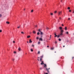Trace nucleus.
I'll list each match as a JSON object with an SVG mask.
<instances>
[{
    "instance_id": "5",
    "label": "nucleus",
    "mask_w": 74,
    "mask_h": 74,
    "mask_svg": "<svg viewBox=\"0 0 74 74\" xmlns=\"http://www.w3.org/2000/svg\"><path fill=\"white\" fill-rule=\"evenodd\" d=\"M41 63L40 64H41V65H42V64H44V61H42L41 60Z\"/></svg>"
},
{
    "instance_id": "30",
    "label": "nucleus",
    "mask_w": 74,
    "mask_h": 74,
    "mask_svg": "<svg viewBox=\"0 0 74 74\" xmlns=\"http://www.w3.org/2000/svg\"><path fill=\"white\" fill-rule=\"evenodd\" d=\"M21 33H22V34H24V32H21Z\"/></svg>"
},
{
    "instance_id": "54",
    "label": "nucleus",
    "mask_w": 74,
    "mask_h": 74,
    "mask_svg": "<svg viewBox=\"0 0 74 74\" xmlns=\"http://www.w3.org/2000/svg\"><path fill=\"white\" fill-rule=\"evenodd\" d=\"M38 59H39V58H40L39 57H38Z\"/></svg>"
},
{
    "instance_id": "42",
    "label": "nucleus",
    "mask_w": 74,
    "mask_h": 74,
    "mask_svg": "<svg viewBox=\"0 0 74 74\" xmlns=\"http://www.w3.org/2000/svg\"><path fill=\"white\" fill-rule=\"evenodd\" d=\"M71 12V10H69V12Z\"/></svg>"
},
{
    "instance_id": "60",
    "label": "nucleus",
    "mask_w": 74,
    "mask_h": 74,
    "mask_svg": "<svg viewBox=\"0 0 74 74\" xmlns=\"http://www.w3.org/2000/svg\"><path fill=\"white\" fill-rule=\"evenodd\" d=\"M51 36L50 37V38H51Z\"/></svg>"
},
{
    "instance_id": "56",
    "label": "nucleus",
    "mask_w": 74,
    "mask_h": 74,
    "mask_svg": "<svg viewBox=\"0 0 74 74\" xmlns=\"http://www.w3.org/2000/svg\"><path fill=\"white\" fill-rule=\"evenodd\" d=\"M56 52L55 51V53H56Z\"/></svg>"
},
{
    "instance_id": "45",
    "label": "nucleus",
    "mask_w": 74,
    "mask_h": 74,
    "mask_svg": "<svg viewBox=\"0 0 74 74\" xmlns=\"http://www.w3.org/2000/svg\"><path fill=\"white\" fill-rule=\"evenodd\" d=\"M59 19H60H60H61V18L60 17V18H59Z\"/></svg>"
},
{
    "instance_id": "4",
    "label": "nucleus",
    "mask_w": 74,
    "mask_h": 74,
    "mask_svg": "<svg viewBox=\"0 0 74 74\" xmlns=\"http://www.w3.org/2000/svg\"><path fill=\"white\" fill-rule=\"evenodd\" d=\"M58 15H61V14H62V12L61 11V12H59L58 13Z\"/></svg>"
},
{
    "instance_id": "13",
    "label": "nucleus",
    "mask_w": 74,
    "mask_h": 74,
    "mask_svg": "<svg viewBox=\"0 0 74 74\" xmlns=\"http://www.w3.org/2000/svg\"><path fill=\"white\" fill-rule=\"evenodd\" d=\"M33 33H34V34H36V31H33Z\"/></svg>"
},
{
    "instance_id": "52",
    "label": "nucleus",
    "mask_w": 74,
    "mask_h": 74,
    "mask_svg": "<svg viewBox=\"0 0 74 74\" xmlns=\"http://www.w3.org/2000/svg\"><path fill=\"white\" fill-rule=\"evenodd\" d=\"M27 43H29V41H27Z\"/></svg>"
},
{
    "instance_id": "24",
    "label": "nucleus",
    "mask_w": 74,
    "mask_h": 74,
    "mask_svg": "<svg viewBox=\"0 0 74 74\" xmlns=\"http://www.w3.org/2000/svg\"><path fill=\"white\" fill-rule=\"evenodd\" d=\"M40 43H41V42H38V44H40Z\"/></svg>"
},
{
    "instance_id": "35",
    "label": "nucleus",
    "mask_w": 74,
    "mask_h": 74,
    "mask_svg": "<svg viewBox=\"0 0 74 74\" xmlns=\"http://www.w3.org/2000/svg\"><path fill=\"white\" fill-rule=\"evenodd\" d=\"M31 12H33V10H31Z\"/></svg>"
},
{
    "instance_id": "61",
    "label": "nucleus",
    "mask_w": 74,
    "mask_h": 74,
    "mask_svg": "<svg viewBox=\"0 0 74 74\" xmlns=\"http://www.w3.org/2000/svg\"><path fill=\"white\" fill-rule=\"evenodd\" d=\"M24 10H25V9H24Z\"/></svg>"
},
{
    "instance_id": "48",
    "label": "nucleus",
    "mask_w": 74,
    "mask_h": 74,
    "mask_svg": "<svg viewBox=\"0 0 74 74\" xmlns=\"http://www.w3.org/2000/svg\"><path fill=\"white\" fill-rule=\"evenodd\" d=\"M37 60H38V61H40V60L38 59H37Z\"/></svg>"
},
{
    "instance_id": "55",
    "label": "nucleus",
    "mask_w": 74,
    "mask_h": 74,
    "mask_svg": "<svg viewBox=\"0 0 74 74\" xmlns=\"http://www.w3.org/2000/svg\"><path fill=\"white\" fill-rule=\"evenodd\" d=\"M61 2H62V0H61Z\"/></svg>"
},
{
    "instance_id": "15",
    "label": "nucleus",
    "mask_w": 74,
    "mask_h": 74,
    "mask_svg": "<svg viewBox=\"0 0 74 74\" xmlns=\"http://www.w3.org/2000/svg\"><path fill=\"white\" fill-rule=\"evenodd\" d=\"M30 50H31V52H33V49H30Z\"/></svg>"
},
{
    "instance_id": "29",
    "label": "nucleus",
    "mask_w": 74,
    "mask_h": 74,
    "mask_svg": "<svg viewBox=\"0 0 74 74\" xmlns=\"http://www.w3.org/2000/svg\"><path fill=\"white\" fill-rule=\"evenodd\" d=\"M38 31L39 32H41V31H40V29H38Z\"/></svg>"
},
{
    "instance_id": "37",
    "label": "nucleus",
    "mask_w": 74,
    "mask_h": 74,
    "mask_svg": "<svg viewBox=\"0 0 74 74\" xmlns=\"http://www.w3.org/2000/svg\"><path fill=\"white\" fill-rule=\"evenodd\" d=\"M1 16H2V15H1V14H0V17L1 18Z\"/></svg>"
},
{
    "instance_id": "2",
    "label": "nucleus",
    "mask_w": 74,
    "mask_h": 74,
    "mask_svg": "<svg viewBox=\"0 0 74 74\" xmlns=\"http://www.w3.org/2000/svg\"><path fill=\"white\" fill-rule=\"evenodd\" d=\"M43 57H44V56L43 55L40 57V62H41V60H42V58H43Z\"/></svg>"
},
{
    "instance_id": "8",
    "label": "nucleus",
    "mask_w": 74,
    "mask_h": 74,
    "mask_svg": "<svg viewBox=\"0 0 74 74\" xmlns=\"http://www.w3.org/2000/svg\"><path fill=\"white\" fill-rule=\"evenodd\" d=\"M54 35H55V36H54V37L55 38H56V37H58V35H56V33H55Z\"/></svg>"
},
{
    "instance_id": "25",
    "label": "nucleus",
    "mask_w": 74,
    "mask_h": 74,
    "mask_svg": "<svg viewBox=\"0 0 74 74\" xmlns=\"http://www.w3.org/2000/svg\"><path fill=\"white\" fill-rule=\"evenodd\" d=\"M66 34H69V32H66Z\"/></svg>"
},
{
    "instance_id": "36",
    "label": "nucleus",
    "mask_w": 74,
    "mask_h": 74,
    "mask_svg": "<svg viewBox=\"0 0 74 74\" xmlns=\"http://www.w3.org/2000/svg\"><path fill=\"white\" fill-rule=\"evenodd\" d=\"M46 29H47V30H48V29H49V28H48V27H47Z\"/></svg>"
},
{
    "instance_id": "11",
    "label": "nucleus",
    "mask_w": 74,
    "mask_h": 74,
    "mask_svg": "<svg viewBox=\"0 0 74 74\" xmlns=\"http://www.w3.org/2000/svg\"><path fill=\"white\" fill-rule=\"evenodd\" d=\"M43 34H44V33L42 32H40V35H43Z\"/></svg>"
},
{
    "instance_id": "12",
    "label": "nucleus",
    "mask_w": 74,
    "mask_h": 74,
    "mask_svg": "<svg viewBox=\"0 0 74 74\" xmlns=\"http://www.w3.org/2000/svg\"><path fill=\"white\" fill-rule=\"evenodd\" d=\"M6 23H7V24H10V22H9L8 21H7L6 22Z\"/></svg>"
},
{
    "instance_id": "22",
    "label": "nucleus",
    "mask_w": 74,
    "mask_h": 74,
    "mask_svg": "<svg viewBox=\"0 0 74 74\" xmlns=\"http://www.w3.org/2000/svg\"><path fill=\"white\" fill-rule=\"evenodd\" d=\"M38 53L39 54H40V51H38Z\"/></svg>"
},
{
    "instance_id": "43",
    "label": "nucleus",
    "mask_w": 74,
    "mask_h": 74,
    "mask_svg": "<svg viewBox=\"0 0 74 74\" xmlns=\"http://www.w3.org/2000/svg\"><path fill=\"white\" fill-rule=\"evenodd\" d=\"M55 43L56 44H57V42H56V41L55 42Z\"/></svg>"
},
{
    "instance_id": "34",
    "label": "nucleus",
    "mask_w": 74,
    "mask_h": 74,
    "mask_svg": "<svg viewBox=\"0 0 74 74\" xmlns=\"http://www.w3.org/2000/svg\"><path fill=\"white\" fill-rule=\"evenodd\" d=\"M0 32L1 33V32H2V30H0Z\"/></svg>"
},
{
    "instance_id": "17",
    "label": "nucleus",
    "mask_w": 74,
    "mask_h": 74,
    "mask_svg": "<svg viewBox=\"0 0 74 74\" xmlns=\"http://www.w3.org/2000/svg\"><path fill=\"white\" fill-rule=\"evenodd\" d=\"M44 64L45 65L44 67H47V65H46V64Z\"/></svg>"
},
{
    "instance_id": "41",
    "label": "nucleus",
    "mask_w": 74,
    "mask_h": 74,
    "mask_svg": "<svg viewBox=\"0 0 74 74\" xmlns=\"http://www.w3.org/2000/svg\"><path fill=\"white\" fill-rule=\"evenodd\" d=\"M44 74H48V73H44Z\"/></svg>"
},
{
    "instance_id": "59",
    "label": "nucleus",
    "mask_w": 74,
    "mask_h": 74,
    "mask_svg": "<svg viewBox=\"0 0 74 74\" xmlns=\"http://www.w3.org/2000/svg\"><path fill=\"white\" fill-rule=\"evenodd\" d=\"M25 54H27V53H25Z\"/></svg>"
},
{
    "instance_id": "39",
    "label": "nucleus",
    "mask_w": 74,
    "mask_h": 74,
    "mask_svg": "<svg viewBox=\"0 0 74 74\" xmlns=\"http://www.w3.org/2000/svg\"><path fill=\"white\" fill-rule=\"evenodd\" d=\"M40 70H42V68H40Z\"/></svg>"
},
{
    "instance_id": "7",
    "label": "nucleus",
    "mask_w": 74,
    "mask_h": 74,
    "mask_svg": "<svg viewBox=\"0 0 74 74\" xmlns=\"http://www.w3.org/2000/svg\"><path fill=\"white\" fill-rule=\"evenodd\" d=\"M59 29H60V31L61 30H62V27H59Z\"/></svg>"
},
{
    "instance_id": "33",
    "label": "nucleus",
    "mask_w": 74,
    "mask_h": 74,
    "mask_svg": "<svg viewBox=\"0 0 74 74\" xmlns=\"http://www.w3.org/2000/svg\"><path fill=\"white\" fill-rule=\"evenodd\" d=\"M14 53H16V51H14Z\"/></svg>"
},
{
    "instance_id": "23",
    "label": "nucleus",
    "mask_w": 74,
    "mask_h": 74,
    "mask_svg": "<svg viewBox=\"0 0 74 74\" xmlns=\"http://www.w3.org/2000/svg\"><path fill=\"white\" fill-rule=\"evenodd\" d=\"M58 40L60 41H61V39H60V38H59V39H58Z\"/></svg>"
},
{
    "instance_id": "50",
    "label": "nucleus",
    "mask_w": 74,
    "mask_h": 74,
    "mask_svg": "<svg viewBox=\"0 0 74 74\" xmlns=\"http://www.w3.org/2000/svg\"><path fill=\"white\" fill-rule=\"evenodd\" d=\"M47 47H49V46H47Z\"/></svg>"
},
{
    "instance_id": "10",
    "label": "nucleus",
    "mask_w": 74,
    "mask_h": 74,
    "mask_svg": "<svg viewBox=\"0 0 74 74\" xmlns=\"http://www.w3.org/2000/svg\"><path fill=\"white\" fill-rule=\"evenodd\" d=\"M31 42H32V41L31 39H30L29 40V43H31Z\"/></svg>"
},
{
    "instance_id": "6",
    "label": "nucleus",
    "mask_w": 74,
    "mask_h": 74,
    "mask_svg": "<svg viewBox=\"0 0 74 74\" xmlns=\"http://www.w3.org/2000/svg\"><path fill=\"white\" fill-rule=\"evenodd\" d=\"M39 41H43V40L42 39V38H39Z\"/></svg>"
},
{
    "instance_id": "1",
    "label": "nucleus",
    "mask_w": 74,
    "mask_h": 74,
    "mask_svg": "<svg viewBox=\"0 0 74 74\" xmlns=\"http://www.w3.org/2000/svg\"><path fill=\"white\" fill-rule=\"evenodd\" d=\"M64 32V31L63 30H61L60 32V34L58 36H57V37L58 38H59L60 36H62L63 35V32Z\"/></svg>"
},
{
    "instance_id": "49",
    "label": "nucleus",
    "mask_w": 74,
    "mask_h": 74,
    "mask_svg": "<svg viewBox=\"0 0 74 74\" xmlns=\"http://www.w3.org/2000/svg\"><path fill=\"white\" fill-rule=\"evenodd\" d=\"M56 12H56V11H55V13H56Z\"/></svg>"
},
{
    "instance_id": "31",
    "label": "nucleus",
    "mask_w": 74,
    "mask_h": 74,
    "mask_svg": "<svg viewBox=\"0 0 74 74\" xmlns=\"http://www.w3.org/2000/svg\"><path fill=\"white\" fill-rule=\"evenodd\" d=\"M40 37H41V38H42V35L40 36Z\"/></svg>"
},
{
    "instance_id": "20",
    "label": "nucleus",
    "mask_w": 74,
    "mask_h": 74,
    "mask_svg": "<svg viewBox=\"0 0 74 74\" xmlns=\"http://www.w3.org/2000/svg\"><path fill=\"white\" fill-rule=\"evenodd\" d=\"M20 27H21L20 26L17 27L18 29H19V28H20Z\"/></svg>"
},
{
    "instance_id": "27",
    "label": "nucleus",
    "mask_w": 74,
    "mask_h": 74,
    "mask_svg": "<svg viewBox=\"0 0 74 74\" xmlns=\"http://www.w3.org/2000/svg\"><path fill=\"white\" fill-rule=\"evenodd\" d=\"M38 37L37 36V37L36 38V39H37V40L38 39Z\"/></svg>"
},
{
    "instance_id": "28",
    "label": "nucleus",
    "mask_w": 74,
    "mask_h": 74,
    "mask_svg": "<svg viewBox=\"0 0 74 74\" xmlns=\"http://www.w3.org/2000/svg\"><path fill=\"white\" fill-rule=\"evenodd\" d=\"M50 14H51V15H53V13H51Z\"/></svg>"
},
{
    "instance_id": "16",
    "label": "nucleus",
    "mask_w": 74,
    "mask_h": 74,
    "mask_svg": "<svg viewBox=\"0 0 74 74\" xmlns=\"http://www.w3.org/2000/svg\"><path fill=\"white\" fill-rule=\"evenodd\" d=\"M30 36L29 35L27 36V38H30Z\"/></svg>"
},
{
    "instance_id": "58",
    "label": "nucleus",
    "mask_w": 74,
    "mask_h": 74,
    "mask_svg": "<svg viewBox=\"0 0 74 74\" xmlns=\"http://www.w3.org/2000/svg\"><path fill=\"white\" fill-rule=\"evenodd\" d=\"M50 37H51L52 36L51 35H50Z\"/></svg>"
},
{
    "instance_id": "9",
    "label": "nucleus",
    "mask_w": 74,
    "mask_h": 74,
    "mask_svg": "<svg viewBox=\"0 0 74 74\" xmlns=\"http://www.w3.org/2000/svg\"><path fill=\"white\" fill-rule=\"evenodd\" d=\"M21 47H19L18 48V51H21Z\"/></svg>"
},
{
    "instance_id": "62",
    "label": "nucleus",
    "mask_w": 74,
    "mask_h": 74,
    "mask_svg": "<svg viewBox=\"0 0 74 74\" xmlns=\"http://www.w3.org/2000/svg\"><path fill=\"white\" fill-rule=\"evenodd\" d=\"M47 42H48V41H47Z\"/></svg>"
},
{
    "instance_id": "32",
    "label": "nucleus",
    "mask_w": 74,
    "mask_h": 74,
    "mask_svg": "<svg viewBox=\"0 0 74 74\" xmlns=\"http://www.w3.org/2000/svg\"><path fill=\"white\" fill-rule=\"evenodd\" d=\"M68 10H69L70 9V7H68Z\"/></svg>"
},
{
    "instance_id": "3",
    "label": "nucleus",
    "mask_w": 74,
    "mask_h": 74,
    "mask_svg": "<svg viewBox=\"0 0 74 74\" xmlns=\"http://www.w3.org/2000/svg\"><path fill=\"white\" fill-rule=\"evenodd\" d=\"M50 69V68H49V69H48V68H46V70L48 72V73H49V71L48 70H49Z\"/></svg>"
},
{
    "instance_id": "21",
    "label": "nucleus",
    "mask_w": 74,
    "mask_h": 74,
    "mask_svg": "<svg viewBox=\"0 0 74 74\" xmlns=\"http://www.w3.org/2000/svg\"><path fill=\"white\" fill-rule=\"evenodd\" d=\"M37 34H38V35H39V34H40V32H38L37 33Z\"/></svg>"
},
{
    "instance_id": "51",
    "label": "nucleus",
    "mask_w": 74,
    "mask_h": 74,
    "mask_svg": "<svg viewBox=\"0 0 74 74\" xmlns=\"http://www.w3.org/2000/svg\"><path fill=\"white\" fill-rule=\"evenodd\" d=\"M35 26H36V27H37V25H36Z\"/></svg>"
},
{
    "instance_id": "18",
    "label": "nucleus",
    "mask_w": 74,
    "mask_h": 74,
    "mask_svg": "<svg viewBox=\"0 0 74 74\" xmlns=\"http://www.w3.org/2000/svg\"><path fill=\"white\" fill-rule=\"evenodd\" d=\"M65 30H67V27H65Z\"/></svg>"
},
{
    "instance_id": "38",
    "label": "nucleus",
    "mask_w": 74,
    "mask_h": 74,
    "mask_svg": "<svg viewBox=\"0 0 74 74\" xmlns=\"http://www.w3.org/2000/svg\"><path fill=\"white\" fill-rule=\"evenodd\" d=\"M68 20H70V18H68Z\"/></svg>"
},
{
    "instance_id": "40",
    "label": "nucleus",
    "mask_w": 74,
    "mask_h": 74,
    "mask_svg": "<svg viewBox=\"0 0 74 74\" xmlns=\"http://www.w3.org/2000/svg\"><path fill=\"white\" fill-rule=\"evenodd\" d=\"M12 60H13V61H14V60H15V59L14 58H12Z\"/></svg>"
},
{
    "instance_id": "47",
    "label": "nucleus",
    "mask_w": 74,
    "mask_h": 74,
    "mask_svg": "<svg viewBox=\"0 0 74 74\" xmlns=\"http://www.w3.org/2000/svg\"><path fill=\"white\" fill-rule=\"evenodd\" d=\"M58 22H60V21H59V20H58Z\"/></svg>"
},
{
    "instance_id": "14",
    "label": "nucleus",
    "mask_w": 74,
    "mask_h": 74,
    "mask_svg": "<svg viewBox=\"0 0 74 74\" xmlns=\"http://www.w3.org/2000/svg\"><path fill=\"white\" fill-rule=\"evenodd\" d=\"M53 49H54V47H53L52 48H51V50H53Z\"/></svg>"
},
{
    "instance_id": "19",
    "label": "nucleus",
    "mask_w": 74,
    "mask_h": 74,
    "mask_svg": "<svg viewBox=\"0 0 74 74\" xmlns=\"http://www.w3.org/2000/svg\"><path fill=\"white\" fill-rule=\"evenodd\" d=\"M32 47H33V48H34V45L33 44L32 45Z\"/></svg>"
},
{
    "instance_id": "57",
    "label": "nucleus",
    "mask_w": 74,
    "mask_h": 74,
    "mask_svg": "<svg viewBox=\"0 0 74 74\" xmlns=\"http://www.w3.org/2000/svg\"><path fill=\"white\" fill-rule=\"evenodd\" d=\"M49 40H51V38L49 39Z\"/></svg>"
},
{
    "instance_id": "46",
    "label": "nucleus",
    "mask_w": 74,
    "mask_h": 74,
    "mask_svg": "<svg viewBox=\"0 0 74 74\" xmlns=\"http://www.w3.org/2000/svg\"><path fill=\"white\" fill-rule=\"evenodd\" d=\"M62 26H64V25L63 24H62Z\"/></svg>"
},
{
    "instance_id": "53",
    "label": "nucleus",
    "mask_w": 74,
    "mask_h": 74,
    "mask_svg": "<svg viewBox=\"0 0 74 74\" xmlns=\"http://www.w3.org/2000/svg\"><path fill=\"white\" fill-rule=\"evenodd\" d=\"M65 47V46L64 45L63 46V47Z\"/></svg>"
},
{
    "instance_id": "26",
    "label": "nucleus",
    "mask_w": 74,
    "mask_h": 74,
    "mask_svg": "<svg viewBox=\"0 0 74 74\" xmlns=\"http://www.w3.org/2000/svg\"><path fill=\"white\" fill-rule=\"evenodd\" d=\"M13 43H15V41H13Z\"/></svg>"
},
{
    "instance_id": "44",
    "label": "nucleus",
    "mask_w": 74,
    "mask_h": 74,
    "mask_svg": "<svg viewBox=\"0 0 74 74\" xmlns=\"http://www.w3.org/2000/svg\"><path fill=\"white\" fill-rule=\"evenodd\" d=\"M74 57H72V59H74Z\"/></svg>"
}]
</instances>
